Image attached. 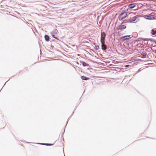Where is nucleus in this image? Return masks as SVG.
I'll list each match as a JSON object with an SVG mask.
<instances>
[{"mask_svg":"<svg viewBox=\"0 0 156 156\" xmlns=\"http://www.w3.org/2000/svg\"><path fill=\"white\" fill-rule=\"evenodd\" d=\"M127 19L126 20L127 22L135 23L137 22L138 20V16H135L133 14H130L127 16Z\"/></svg>","mask_w":156,"mask_h":156,"instance_id":"nucleus-1","label":"nucleus"},{"mask_svg":"<svg viewBox=\"0 0 156 156\" xmlns=\"http://www.w3.org/2000/svg\"><path fill=\"white\" fill-rule=\"evenodd\" d=\"M144 18L146 19L152 20L156 19V16L151 14L149 15H145L144 16Z\"/></svg>","mask_w":156,"mask_h":156,"instance_id":"nucleus-2","label":"nucleus"},{"mask_svg":"<svg viewBox=\"0 0 156 156\" xmlns=\"http://www.w3.org/2000/svg\"><path fill=\"white\" fill-rule=\"evenodd\" d=\"M127 16V13L126 12H123L121 13L119 16V19L120 20H122L125 18Z\"/></svg>","mask_w":156,"mask_h":156,"instance_id":"nucleus-3","label":"nucleus"},{"mask_svg":"<svg viewBox=\"0 0 156 156\" xmlns=\"http://www.w3.org/2000/svg\"><path fill=\"white\" fill-rule=\"evenodd\" d=\"M106 34L104 32L101 33V42H105V39Z\"/></svg>","mask_w":156,"mask_h":156,"instance_id":"nucleus-4","label":"nucleus"},{"mask_svg":"<svg viewBox=\"0 0 156 156\" xmlns=\"http://www.w3.org/2000/svg\"><path fill=\"white\" fill-rule=\"evenodd\" d=\"M126 28V26L125 25H120L118 26L117 27L118 30H123L125 29Z\"/></svg>","mask_w":156,"mask_h":156,"instance_id":"nucleus-5","label":"nucleus"},{"mask_svg":"<svg viewBox=\"0 0 156 156\" xmlns=\"http://www.w3.org/2000/svg\"><path fill=\"white\" fill-rule=\"evenodd\" d=\"M131 37H130V35L129 36H125L123 37H121L120 39H122L123 40H128L130 39Z\"/></svg>","mask_w":156,"mask_h":156,"instance_id":"nucleus-6","label":"nucleus"},{"mask_svg":"<svg viewBox=\"0 0 156 156\" xmlns=\"http://www.w3.org/2000/svg\"><path fill=\"white\" fill-rule=\"evenodd\" d=\"M101 43L102 49L103 50H106L107 49V47L105 44V42H102Z\"/></svg>","mask_w":156,"mask_h":156,"instance_id":"nucleus-7","label":"nucleus"},{"mask_svg":"<svg viewBox=\"0 0 156 156\" xmlns=\"http://www.w3.org/2000/svg\"><path fill=\"white\" fill-rule=\"evenodd\" d=\"M151 34L153 35H155L156 36V30L155 29H152L151 32Z\"/></svg>","mask_w":156,"mask_h":156,"instance_id":"nucleus-8","label":"nucleus"},{"mask_svg":"<svg viewBox=\"0 0 156 156\" xmlns=\"http://www.w3.org/2000/svg\"><path fill=\"white\" fill-rule=\"evenodd\" d=\"M135 6L136 5L134 3L131 4L129 5V7L131 9H133L135 7Z\"/></svg>","mask_w":156,"mask_h":156,"instance_id":"nucleus-9","label":"nucleus"},{"mask_svg":"<svg viewBox=\"0 0 156 156\" xmlns=\"http://www.w3.org/2000/svg\"><path fill=\"white\" fill-rule=\"evenodd\" d=\"M44 37L45 38V40L47 41H48L49 40V37L47 35H45L44 36Z\"/></svg>","mask_w":156,"mask_h":156,"instance_id":"nucleus-10","label":"nucleus"},{"mask_svg":"<svg viewBox=\"0 0 156 156\" xmlns=\"http://www.w3.org/2000/svg\"><path fill=\"white\" fill-rule=\"evenodd\" d=\"M81 79L83 80H87L89 79V78H87V77H86L84 76H82L81 77Z\"/></svg>","mask_w":156,"mask_h":156,"instance_id":"nucleus-11","label":"nucleus"},{"mask_svg":"<svg viewBox=\"0 0 156 156\" xmlns=\"http://www.w3.org/2000/svg\"><path fill=\"white\" fill-rule=\"evenodd\" d=\"M42 144L47 146H51L53 145V144Z\"/></svg>","mask_w":156,"mask_h":156,"instance_id":"nucleus-12","label":"nucleus"},{"mask_svg":"<svg viewBox=\"0 0 156 156\" xmlns=\"http://www.w3.org/2000/svg\"><path fill=\"white\" fill-rule=\"evenodd\" d=\"M82 65L84 66H87V64L85 62H82Z\"/></svg>","mask_w":156,"mask_h":156,"instance_id":"nucleus-13","label":"nucleus"},{"mask_svg":"<svg viewBox=\"0 0 156 156\" xmlns=\"http://www.w3.org/2000/svg\"><path fill=\"white\" fill-rule=\"evenodd\" d=\"M143 56H144V57H146V54H145V53H143Z\"/></svg>","mask_w":156,"mask_h":156,"instance_id":"nucleus-14","label":"nucleus"},{"mask_svg":"<svg viewBox=\"0 0 156 156\" xmlns=\"http://www.w3.org/2000/svg\"><path fill=\"white\" fill-rule=\"evenodd\" d=\"M128 66H129V65H126V66H125V67H128Z\"/></svg>","mask_w":156,"mask_h":156,"instance_id":"nucleus-15","label":"nucleus"}]
</instances>
